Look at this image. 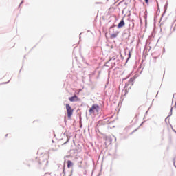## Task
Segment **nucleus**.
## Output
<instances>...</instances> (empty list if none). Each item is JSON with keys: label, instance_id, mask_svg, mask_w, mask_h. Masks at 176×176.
<instances>
[{"label": "nucleus", "instance_id": "f257e3e1", "mask_svg": "<svg viewBox=\"0 0 176 176\" xmlns=\"http://www.w3.org/2000/svg\"><path fill=\"white\" fill-rule=\"evenodd\" d=\"M98 112H100V106L98 104H93L89 109V113L96 116L98 115Z\"/></svg>", "mask_w": 176, "mask_h": 176}, {"label": "nucleus", "instance_id": "f03ea898", "mask_svg": "<svg viewBox=\"0 0 176 176\" xmlns=\"http://www.w3.org/2000/svg\"><path fill=\"white\" fill-rule=\"evenodd\" d=\"M65 107H66L67 118H69V119H71V118L72 117V115H74V109L72 107H71V105H69V104H66Z\"/></svg>", "mask_w": 176, "mask_h": 176}, {"label": "nucleus", "instance_id": "7ed1b4c3", "mask_svg": "<svg viewBox=\"0 0 176 176\" xmlns=\"http://www.w3.org/2000/svg\"><path fill=\"white\" fill-rule=\"evenodd\" d=\"M69 100L71 102H75L80 101V99L78 98V96L74 95V96L69 98Z\"/></svg>", "mask_w": 176, "mask_h": 176}, {"label": "nucleus", "instance_id": "20e7f679", "mask_svg": "<svg viewBox=\"0 0 176 176\" xmlns=\"http://www.w3.org/2000/svg\"><path fill=\"white\" fill-rule=\"evenodd\" d=\"M124 20H121V21L118 25V28H122V27H124Z\"/></svg>", "mask_w": 176, "mask_h": 176}, {"label": "nucleus", "instance_id": "39448f33", "mask_svg": "<svg viewBox=\"0 0 176 176\" xmlns=\"http://www.w3.org/2000/svg\"><path fill=\"white\" fill-rule=\"evenodd\" d=\"M118 35H119V32H116V33L111 34L110 38L111 39H113V38H116V36H118Z\"/></svg>", "mask_w": 176, "mask_h": 176}, {"label": "nucleus", "instance_id": "423d86ee", "mask_svg": "<svg viewBox=\"0 0 176 176\" xmlns=\"http://www.w3.org/2000/svg\"><path fill=\"white\" fill-rule=\"evenodd\" d=\"M72 166H74V164L72 163V162L71 160H68L67 161V168H71V167H72Z\"/></svg>", "mask_w": 176, "mask_h": 176}, {"label": "nucleus", "instance_id": "0eeeda50", "mask_svg": "<svg viewBox=\"0 0 176 176\" xmlns=\"http://www.w3.org/2000/svg\"><path fill=\"white\" fill-rule=\"evenodd\" d=\"M144 1H145L146 3H148L149 2L148 0H144Z\"/></svg>", "mask_w": 176, "mask_h": 176}]
</instances>
